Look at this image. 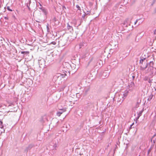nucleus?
Returning <instances> with one entry per match:
<instances>
[{
  "label": "nucleus",
  "mask_w": 156,
  "mask_h": 156,
  "mask_svg": "<svg viewBox=\"0 0 156 156\" xmlns=\"http://www.w3.org/2000/svg\"><path fill=\"white\" fill-rule=\"evenodd\" d=\"M86 15V13H85V12H84V14H83L82 16V20H83L84 21L85 20V16Z\"/></svg>",
  "instance_id": "nucleus-16"
},
{
  "label": "nucleus",
  "mask_w": 156,
  "mask_h": 156,
  "mask_svg": "<svg viewBox=\"0 0 156 156\" xmlns=\"http://www.w3.org/2000/svg\"><path fill=\"white\" fill-rule=\"evenodd\" d=\"M7 9L8 10L10 11H12V10L10 9L9 6H7Z\"/></svg>",
  "instance_id": "nucleus-23"
},
{
  "label": "nucleus",
  "mask_w": 156,
  "mask_h": 156,
  "mask_svg": "<svg viewBox=\"0 0 156 156\" xmlns=\"http://www.w3.org/2000/svg\"><path fill=\"white\" fill-rule=\"evenodd\" d=\"M51 43H52V44H54V45H55L56 44V43L55 42H52Z\"/></svg>",
  "instance_id": "nucleus-32"
},
{
  "label": "nucleus",
  "mask_w": 156,
  "mask_h": 156,
  "mask_svg": "<svg viewBox=\"0 0 156 156\" xmlns=\"http://www.w3.org/2000/svg\"><path fill=\"white\" fill-rule=\"evenodd\" d=\"M144 110L143 109L141 111H139L138 112H137L138 115V118H139L140 116H141L142 114V113L143 112Z\"/></svg>",
  "instance_id": "nucleus-11"
},
{
  "label": "nucleus",
  "mask_w": 156,
  "mask_h": 156,
  "mask_svg": "<svg viewBox=\"0 0 156 156\" xmlns=\"http://www.w3.org/2000/svg\"><path fill=\"white\" fill-rule=\"evenodd\" d=\"M134 124V123H133L131 125L130 127H131Z\"/></svg>",
  "instance_id": "nucleus-36"
},
{
  "label": "nucleus",
  "mask_w": 156,
  "mask_h": 156,
  "mask_svg": "<svg viewBox=\"0 0 156 156\" xmlns=\"http://www.w3.org/2000/svg\"><path fill=\"white\" fill-rule=\"evenodd\" d=\"M76 7L77 8L78 10H80V11H81L80 7V6L78 5H76Z\"/></svg>",
  "instance_id": "nucleus-21"
},
{
  "label": "nucleus",
  "mask_w": 156,
  "mask_h": 156,
  "mask_svg": "<svg viewBox=\"0 0 156 156\" xmlns=\"http://www.w3.org/2000/svg\"><path fill=\"white\" fill-rule=\"evenodd\" d=\"M29 5H30V3H31V1L30 0H29Z\"/></svg>",
  "instance_id": "nucleus-38"
},
{
  "label": "nucleus",
  "mask_w": 156,
  "mask_h": 156,
  "mask_svg": "<svg viewBox=\"0 0 156 156\" xmlns=\"http://www.w3.org/2000/svg\"><path fill=\"white\" fill-rule=\"evenodd\" d=\"M147 67L152 68H154L153 66L154 64V63L153 61H150L149 63H147Z\"/></svg>",
  "instance_id": "nucleus-6"
},
{
  "label": "nucleus",
  "mask_w": 156,
  "mask_h": 156,
  "mask_svg": "<svg viewBox=\"0 0 156 156\" xmlns=\"http://www.w3.org/2000/svg\"><path fill=\"white\" fill-rule=\"evenodd\" d=\"M21 54H26L27 55L29 53V51H21Z\"/></svg>",
  "instance_id": "nucleus-15"
},
{
  "label": "nucleus",
  "mask_w": 156,
  "mask_h": 156,
  "mask_svg": "<svg viewBox=\"0 0 156 156\" xmlns=\"http://www.w3.org/2000/svg\"><path fill=\"white\" fill-rule=\"evenodd\" d=\"M140 19H137V20H136V21L135 22V23H134V24H135H135L139 20H140Z\"/></svg>",
  "instance_id": "nucleus-29"
},
{
  "label": "nucleus",
  "mask_w": 156,
  "mask_h": 156,
  "mask_svg": "<svg viewBox=\"0 0 156 156\" xmlns=\"http://www.w3.org/2000/svg\"><path fill=\"white\" fill-rule=\"evenodd\" d=\"M128 93H129L128 91L126 90L125 91L124 93L123 94V97H122V98L123 99L122 100V102L123 101L124 98L127 97V95L128 94Z\"/></svg>",
  "instance_id": "nucleus-7"
},
{
  "label": "nucleus",
  "mask_w": 156,
  "mask_h": 156,
  "mask_svg": "<svg viewBox=\"0 0 156 156\" xmlns=\"http://www.w3.org/2000/svg\"><path fill=\"white\" fill-rule=\"evenodd\" d=\"M109 146V145L108 144V145L107 146V147H108Z\"/></svg>",
  "instance_id": "nucleus-42"
},
{
  "label": "nucleus",
  "mask_w": 156,
  "mask_h": 156,
  "mask_svg": "<svg viewBox=\"0 0 156 156\" xmlns=\"http://www.w3.org/2000/svg\"><path fill=\"white\" fill-rule=\"evenodd\" d=\"M151 141H152V139H151Z\"/></svg>",
  "instance_id": "nucleus-44"
},
{
  "label": "nucleus",
  "mask_w": 156,
  "mask_h": 156,
  "mask_svg": "<svg viewBox=\"0 0 156 156\" xmlns=\"http://www.w3.org/2000/svg\"><path fill=\"white\" fill-rule=\"evenodd\" d=\"M39 4L41 7H42V5H41V4L40 3H39Z\"/></svg>",
  "instance_id": "nucleus-39"
},
{
  "label": "nucleus",
  "mask_w": 156,
  "mask_h": 156,
  "mask_svg": "<svg viewBox=\"0 0 156 156\" xmlns=\"http://www.w3.org/2000/svg\"><path fill=\"white\" fill-rule=\"evenodd\" d=\"M155 0H153L152 2V3L151 4V5L152 6L155 3Z\"/></svg>",
  "instance_id": "nucleus-25"
},
{
  "label": "nucleus",
  "mask_w": 156,
  "mask_h": 156,
  "mask_svg": "<svg viewBox=\"0 0 156 156\" xmlns=\"http://www.w3.org/2000/svg\"><path fill=\"white\" fill-rule=\"evenodd\" d=\"M33 147V145H29L28 147H27L26 149V151H28L29 150H30V149H31L32 147Z\"/></svg>",
  "instance_id": "nucleus-12"
},
{
  "label": "nucleus",
  "mask_w": 156,
  "mask_h": 156,
  "mask_svg": "<svg viewBox=\"0 0 156 156\" xmlns=\"http://www.w3.org/2000/svg\"><path fill=\"white\" fill-rule=\"evenodd\" d=\"M129 87H133L135 86V84L134 82H132L129 85Z\"/></svg>",
  "instance_id": "nucleus-14"
},
{
  "label": "nucleus",
  "mask_w": 156,
  "mask_h": 156,
  "mask_svg": "<svg viewBox=\"0 0 156 156\" xmlns=\"http://www.w3.org/2000/svg\"><path fill=\"white\" fill-rule=\"evenodd\" d=\"M153 76H151V75H148V76H146L144 78V80L145 81L148 80L150 78H152Z\"/></svg>",
  "instance_id": "nucleus-8"
},
{
  "label": "nucleus",
  "mask_w": 156,
  "mask_h": 156,
  "mask_svg": "<svg viewBox=\"0 0 156 156\" xmlns=\"http://www.w3.org/2000/svg\"><path fill=\"white\" fill-rule=\"evenodd\" d=\"M110 71L109 70H105L103 74V76L106 77L108 76Z\"/></svg>",
  "instance_id": "nucleus-5"
},
{
  "label": "nucleus",
  "mask_w": 156,
  "mask_h": 156,
  "mask_svg": "<svg viewBox=\"0 0 156 156\" xmlns=\"http://www.w3.org/2000/svg\"><path fill=\"white\" fill-rule=\"evenodd\" d=\"M98 62L99 64L100 65V66H101V63H102V61L101 60H100Z\"/></svg>",
  "instance_id": "nucleus-26"
},
{
  "label": "nucleus",
  "mask_w": 156,
  "mask_h": 156,
  "mask_svg": "<svg viewBox=\"0 0 156 156\" xmlns=\"http://www.w3.org/2000/svg\"><path fill=\"white\" fill-rule=\"evenodd\" d=\"M132 77L133 80H134V79L135 78V76L134 75L132 76Z\"/></svg>",
  "instance_id": "nucleus-33"
},
{
  "label": "nucleus",
  "mask_w": 156,
  "mask_h": 156,
  "mask_svg": "<svg viewBox=\"0 0 156 156\" xmlns=\"http://www.w3.org/2000/svg\"><path fill=\"white\" fill-rule=\"evenodd\" d=\"M147 69H145L144 70V73L145 74H148L149 75H151V76H153V75L154 73V68H151L147 67Z\"/></svg>",
  "instance_id": "nucleus-3"
},
{
  "label": "nucleus",
  "mask_w": 156,
  "mask_h": 156,
  "mask_svg": "<svg viewBox=\"0 0 156 156\" xmlns=\"http://www.w3.org/2000/svg\"><path fill=\"white\" fill-rule=\"evenodd\" d=\"M66 108H63L62 109H60V111L58 112L57 113V115L59 116H60L62 114L63 112L66 111Z\"/></svg>",
  "instance_id": "nucleus-4"
},
{
  "label": "nucleus",
  "mask_w": 156,
  "mask_h": 156,
  "mask_svg": "<svg viewBox=\"0 0 156 156\" xmlns=\"http://www.w3.org/2000/svg\"><path fill=\"white\" fill-rule=\"evenodd\" d=\"M2 124V122L1 121H0V127L1 128H2L3 127Z\"/></svg>",
  "instance_id": "nucleus-19"
},
{
  "label": "nucleus",
  "mask_w": 156,
  "mask_h": 156,
  "mask_svg": "<svg viewBox=\"0 0 156 156\" xmlns=\"http://www.w3.org/2000/svg\"><path fill=\"white\" fill-rule=\"evenodd\" d=\"M66 76V74L65 73L64 74L58 73L54 76L53 78L55 80H59L62 78L65 77Z\"/></svg>",
  "instance_id": "nucleus-2"
},
{
  "label": "nucleus",
  "mask_w": 156,
  "mask_h": 156,
  "mask_svg": "<svg viewBox=\"0 0 156 156\" xmlns=\"http://www.w3.org/2000/svg\"><path fill=\"white\" fill-rule=\"evenodd\" d=\"M123 25L124 26H125L126 27H128L127 22L126 21V20L124 21V23L123 24Z\"/></svg>",
  "instance_id": "nucleus-18"
},
{
  "label": "nucleus",
  "mask_w": 156,
  "mask_h": 156,
  "mask_svg": "<svg viewBox=\"0 0 156 156\" xmlns=\"http://www.w3.org/2000/svg\"><path fill=\"white\" fill-rule=\"evenodd\" d=\"M67 28L68 30H69L70 32L73 30V27L72 26H70L69 23H67Z\"/></svg>",
  "instance_id": "nucleus-9"
},
{
  "label": "nucleus",
  "mask_w": 156,
  "mask_h": 156,
  "mask_svg": "<svg viewBox=\"0 0 156 156\" xmlns=\"http://www.w3.org/2000/svg\"><path fill=\"white\" fill-rule=\"evenodd\" d=\"M4 19L6 20H8V18L7 17H5Z\"/></svg>",
  "instance_id": "nucleus-30"
},
{
  "label": "nucleus",
  "mask_w": 156,
  "mask_h": 156,
  "mask_svg": "<svg viewBox=\"0 0 156 156\" xmlns=\"http://www.w3.org/2000/svg\"><path fill=\"white\" fill-rule=\"evenodd\" d=\"M140 22H139L138 25H139L140 24Z\"/></svg>",
  "instance_id": "nucleus-41"
},
{
  "label": "nucleus",
  "mask_w": 156,
  "mask_h": 156,
  "mask_svg": "<svg viewBox=\"0 0 156 156\" xmlns=\"http://www.w3.org/2000/svg\"><path fill=\"white\" fill-rule=\"evenodd\" d=\"M156 135V134H155L153 136L152 138H153L154 136H155Z\"/></svg>",
  "instance_id": "nucleus-37"
},
{
  "label": "nucleus",
  "mask_w": 156,
  "mask_h": 156,
  "mask_svg": "<svg viewBox=\"0 0 156 156\" xmlns=\"http://www.w3.org/2000/svg\"><path fill=\"white\" fill-rule=\"evenodd\" d=\"M140 70L141 71H144L147 68L148 66L147 63L146 58H141L140 61Z\"/></svg>",
  "instance_id": "nucleus-1"
},
{
  "label": "nucleus",
  "mask_w": 156,
  "mask_h": 156,
  "mask_svg": "<svg viewBox=\"0 0 156 156\" xmlns=\"http://www.w3.org/2000/svg\"><path fill=\"white\" fill-rule=\"evenodd\" d=\"M27 7H28V9H29V10H30V9L29 7V6H30V5H28V4H27Z\"/></svg>",
  "instance_id": "nucleus-28"
},
{
  "label": "nucleus",
  "mask_w": 156,
  "mask_h": 156,
  "mask_svg": "<svg viewBox=\"0 0 156 156\" xmlns=\"http://www.w3.org/2000/svg\"><path fill=\"white\" fill-rule=\"evenodd\" d=\"M55 147H54V149H55H55H56L55 148V147H56V146L55 145Z\"/></svg>",
  "instance_id": "nucleus-40"
},
{
  "label": "nucleus",
  "mask_w": 156,
  "mask_h": 156,
  "mask_svg": "<svg viewBox=\"0 0 156 156\" xmlns=\"http://www.w3.org/2000/svg\"><path fill=\"white\" fill-rule=\"evenodd\" d=\"M153 80V79H152V78H150L147 81L148 82L151 83H151L152 82V81Z\"/></svg>",
  "instance_id": "nucleus-17"
},
{
  "label": "nucleus",
  "mask_w": 156,
  "mask_h": 156,
  "mask_svg": "<svg viewBox=\"0 0 156 156\" xmlns=\"http://www.w3.org/2000/svg\"><path fill=\"white\" fill-rule=\"evenodd\" d=\"M53 21L54 22H55L57 21V19H56V18L55 17H54L53 19Z\"/></svg>",
  "instance_id": "nucleus-22"
},
{
  "label": "nucleus",
  "mask_w": 156,
  "mask_h": 156,
  "mask_svg": "<svg viewBox=\"0 0 156 156\" xmlns=\"http://www.w3.org/2000/svg\"><path fill=\"white\" fill-rule=\"evenodd\" d=\"M150 151H151V149H150L148 151V154H149V153Z\"/></svg>",
  "instance_id": "nucleus-34"
},
{
  "label": "nucleus",
  "mask_w": 156,
  "mask_h": 156,
  "mask_svg": "<svg viewBox=\"0 0 156 156\" xmlns=\"http://www.w3.org/2000/svg\"><path fill=\"white\" fill-rule=\"evenodd\" d=\"M48 24L47 25V30L48 32H49V27H48Z\"/></svg>",
  "instance_id": "nucleus-27"
},
{
  "label": "nucleus",
  "mask_w": 156,
  "mask_h": 156,
  "mask_svg": "<svg viewBox=\"0 0 156 156\" xmlns=\"http://www.w3.org/2000/svg\"><path fill=\"white\" fill-rule=\"evenodd\" d=\"M153 97V95L152 94H151L149 97L147 99L148 101H150L152 99Z\"/></svg>",
  "instance_id": "nucleus-13"
},
{
  "label": "nucleus",
  "mask_w": 156,
  "mask_h": 156,
  "mask_svg": "<svg viewBox=\"0 0 156 156\" xmlns=\"http://www.w3.org/2000/svg\"><path fill=\"white\" fill-rule=\"evenodd\" d=\"M139 118H138V116H137V119H138Z\"/></svg>",
  "instance_id": "nucleus-43"
},
{
  "label": "nucleus",
  "mask_w": 156,
  "mask_h": 156,
  "mask_svg": "<svg viewBox=\"0 0 156 156\" xmlns=\"http://www.w3.org/2000/svg\"><path fill=\"white\" fill-rule=\"evenodd\" d=\"M39 8L41 9V10H42V9H43L44 8H43V7H39Z\"/></svg>",
  "instance_id": "nucleus-31"
},
{
  "label": "nucleus",
  "mask_w": 156,
  "mask_h": 156,
  "mask_svg": "<svg viewBox=\"0 0 156 156\" xmlns=\"http://www.w3.org/2000/svg\"><path fill=\"white\" fill-rule=\"evenodd\" d=\"M38 63L39 65L41 64L42 65V64H44V61L43 59L38 60Z\"/></svg>",
  "instance_id": "nucleus-10"
},
{
  "label": "nucleus",
  "mask_w": 156,
  "mask_h": 156,
  "mask_svg": "<svg viewBox=\"0 0 156 156\" xmlns=\"http://www.w3.org/2000/svg\"><path fill=\"white\" fill-rule=\"evenodd\" d=\"M119 10L120 11H124V9H123L122 8V7H120L119 8Z\"/></svg>",
  "instance_id": "nucleus-20"
},
{
  "label": "nucleus",
  "mask_w": 156,
  "mask_h": 156,
  "mask_svg": "<svg viewBox=\"0 0 156 156\" xmlns=\"http://www.w3.org/2000/svg\"><path fill=\"white\" fill-rule=\"evenodd\" d=\"M153 141L154 144L156 140L154 139L153 140Z\"/></svg>",
  "instance_id": "nucleus-35"
},
{
  "label": "nucleus",
  "mask_w": 156,
  "mask_h": 156,
  "mask_svg": "<svg viewBox=\"0 0 156 156\" xmlns=\"http://www.w3.org/2000/svg\"><path fill=\"white\" fill-rule=\"evenodd\" d=\"M42 11L45 14H46V10L44 9H42Z\"/></svg>",
  "instance_id": "nucleus-24"
}]
</instances>
